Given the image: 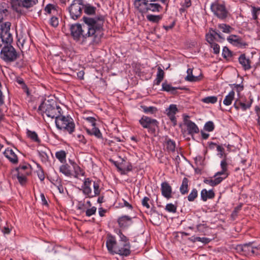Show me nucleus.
Listing matches in <instances>:
<instances>
[{
    "label": "nucleus",
    "mask_w": 260,
    "mask_h": 260,
    "mask_svg": "<svg viewBox=\"0 0 260 260\" xmlns=\"http://www.w3.org/2000/svg\"><path fill=\"white\" fill-rule=\"evenodd\" d=\"M82 20L86 25L87 31L86 32L80 23L68 24L73 39L82 45L88 44L89 46H94L99 45L104 36L105 17L102 15L94 17L83 16Z\"/></svg>",
    "instance_id": "f257e3e1"
},
{
    "label": "nucleus",
    "mask_w": 260,
    "mask_h": 260,
    "mask_svg": "<svg viewBox=\"0 0 260 260\" xmlns=\"http://www.w3.org/2000/svg\"><path fill=\"white\" fill-rule=\"evenodd\" d=\"M11 26V23L8 22L2 28L1 39L4 45L0 52V57L7 63L16 61L20 56V53L11 45L13 37L10 32Z\"/></svg>",
    "instance_id": "f03ea898"
},
{
    "label": "nucleus",
    "mask_w": 260,
    "mask_h": 260,
    "mask_svg": "<svg viewBox=\"0 0 260 260\" xmlns=\"http://www.w3.org/2000/svg\"><path fill=\"white\" fill-rule=\"evenodd\" d=\"M38 111L42 114L45 113L48 117L55 118V120L62 114L61 108L57 105L56 102L54 100L42 99Z\"/></svg>",
    "instance_id": "7ed1b4c3"
},
{
    "label": "nucleus",
    "mask_w": 260,
    "mask_h": 260,
    "mask_svg": "<svg viewBox=\"0 0 260 260\" xmlns=\"http://www.w3.org/2000/svg\"><path fill=\"white\" fill-rule=\"evenodd\" d=\"M55 125L58 129L67 132L72 134L75 129V124L73 118L70 116H64L61 114L55 120Z\"/></svg>",
    "instance_id": "20e7f679"
},
{
    "label": "nucleus",
    "mask_w": 260,
    "mask_h": 260,
    "mask_svg": "<svg viewBox=\"0 0 260 260\" xmlns=\"http://www.w3.org/2000/svg\"><path fill=\"white\" fill-rule=\"evenodd\" d=\"M117 234L119 236V246H117L116 248V254H118L120 256L127 257L131 253V244L128 238L122 233L120 230H118Z\"/></svg>",
    "instance_id": "39448f33"
},
{
    "label": "nucleus",
    "mask_w": 260,
    "mask_h": 260,
    "mask_svg": "<svg viewBox=\"0 0 260 260\" xmlns=\"http://www.w3.org/2000/svg\"><path fill=\"white\" fill-rule=\"evenodd\" d=\"M210 9L214 15L221 20H225L230 15V12L226 8L224 2L220 3L219 1H215L210 6Z\"/></svg>",
    "instance_id": "423d86ee"
},
{
    "label": "nucleus",
    "mask_w": 260,
    "mask_h": 260,
    "mask_svg": "<svg viewBox=\"0 0 260 260\" xmlns=\"http://www.w3.org/2000/svg\"><path fill=\"white\" fill-rule=\"evenodd\" d=\"M37 3H38V0H10L12 9L18 13L19 16L25 14L24 11L21 9V7L29 9L33 7Z\"/></svg>",
    "instance_id": "0eeeda50"
},
{
    "label": "nucleus",
    "mask_w": 260,
    "mask_h": 260,
    "mask_svg": "<svg viewBox=\"0 0 260 260\" xmlns=\"http://www.w3.org/2000/svg\"><path fill=\"white\" fill-rule=\"evenodd\" d=\"M139 122L143 128L147 129L148 132L154 136L155 135L156 129L159 128L158 121L147 116L143 115Z\"/></svg>",
    "instance_id": "6e6552de"
},
{
    "label": "nucleus",
    "mask_w": 260,
    "mask_h": 260,
    "mask_svg": "<svg viewBox=\"0 0 260 260\" xmlns=\"http://www.w3.org/2000/svg\"><path fill=\"white\" fill-rule=\"evenodd\" d=\"M83 6L84 0H73L67 8L71 19L76 20L81 17Z\"/></svg>",
    "instance_id": "1a4fd4ad"
},
{
    "label": "nucleus",
    "mask_w": 260,
    "mask_h": 260,
    "mask_svg": "<svg viewBox=\"0 0 260 260\" xmlns=\"http://www.w3.org/2000/svg\"><path fill=\"white\" fill-rule=\"evenodd\" d=\"M137 7L139 12L142 14L146 13L149 11L153 12H160L162 9V7L160 4L153 3H148L147 5L139 4Z\"/></svg>",
    "instance_id": "9d476101"
},
{
    "label": "nucleus",
    "mask_w": 260,
    "mask_h": 260,
    "mask_svg": "<svg viewBox=\"0 0 260 260\" xmlns=\"http://www.w3.org/2000/svg\"><path fill=\"white\" fill-rule=\"evenodd\" d=\"M117 246H119V244L117 243L115 237L111 234H108L106 241V246L109 252L112 254H116V248Z\"/></svg>",
    "instance_id": "9b49d317"
},
{
    "label": "nucleus",
    "mask_w": 260,
    "mask_h": 260,
    "mask_svg": "<svg viewBox=\"0 0 260 260\" xmlns=\"http://www.w3.org/2000/svg\"><path fill=\"white\" fill-rule=\"evenodd\" d=\"M178 112L177 106L174 104H171L169 107L166 110V113L169 117L170 120L173 123L174 126L177 125V119L175 117V114Z\"/></svg>",
    "instance_id": "f8f14e48"
},
{
    "label": "nucleus",
    "mask_w": 260,
    "mask_h": 260,
    "mask_svg": "<svg viewBox=\"0 0 260 260\" xmlns=\"http://www.w3.org/2000/svg\"><path fill=\"white\" fill-rule=\"evenodd\" d=\"M184 124L186 126L188 134L193 138L194 134L199 133L200 130L197 124L190 120L184 119Z\"/></svg>",
    "instance_id": "ddd939ff"
},
{
    "label": "nucleus",
    "mask_w": 260,
    "mask_h": 260,
    "mask_svg": "<svg viewBox=\"0 0 260 260\" xmlns=\"http://www.w3.org/2000/svg\"><path fill=\"white\" fill-rule=\"evenodd\" d=\"M14 171L17 174H24L28 176L31 173V166L27 162H24L23 164H20L18 167L14 169Z\"/></svg>",
    "instance_id": "4468645a"
},
{
    "label": "nucleus",
    "mask_w": 260,
    "mask_h": 260,
    "mask_svg": "<svg viewBox=\"0 0 260 260\" xmlns=\"http://www.w3.org/2000/svg\"><path fill=\"white\" fill-rule=\"evenodd\" d=\"M91 180L89 178H85L82 186V192L89 198H93V194H91V188L90 185Z\"/></svg>",
    "instance_id": "2eb2a0df"
},
{
    "label": "nucleus",
    "mask_w": 260,
    "mask_h": 260,
    "mask_svg": "<svg viewBox=\"0 0 260 260\" xmlns=\"http://www.w3.org/2000/svg\"><path fill=\"white\" fill-rule=\"evenodd\" d=\"M161 191L162 195L169 199L172 197V189L169 183L166 181L161 184Z\"/></svg>",
    "instance_id": "dca6fc26"
},
{
    "label": "nucleus",
    "mask_w": 260,
    "mask_h": 260,
    "mask_svg": "<svg viewBox=\"0 0 260 260\" xmlns=\"http://www.w3.org/2000/svg\"><path fill=\"white\" fill-rule=\"evenodd\" d=\"M238 61L245 71L249 70L251 68V61L246 57L245 54H241L238 58Z\"/></svg>",
    "instance_id": "f3484780"
},
{
    "label": "nucleus",
    "mask_w": 260,
    "mask_h": 260,
    "mask_svg": "<svg viewBox=\"0 0 260 260\" xmlns=\"http://www.w3.org/2000/svg\"><path fill=\"white\" fill-rule=\"evenodd\" d=\"M117 222L119 227L121 229H126L132 224V218L127 215L119 217Z\"/></svg>",
    "instance_id": "a211bd4d"
},
{
    "label": "nucleus",
    "mask_w": 260,
    "mask_h": 260,
    "mask_svg": "<svg viewBox=\"0 0 260 260\" xmlns=\"http://www.w3.org/2000/svg\"><path fill=\"white\" fill-rule=\"evenodd\" d=\"M186 88L185 87H174L171 86V84H168L167 81H166L165 82L162 83V90L167 91V92H170L171 94L176 95L178 93V91H177V89H180V90H184Z\"/></svg>",
    "instance_id": "6ab92c4d"
},
{
    "label": "nucleus",
    "mask_w": 260,
    "mask_h": 260,
    "mask_svg": "<svg viewBox=\"0 0 260 260\" xmlns=\"http://www.w3.org/2000/svg\"><path fill=\"white\" fill-rule=\"evenodd\" d=\"M4 154L11 163L17 164L18 162V157L12 149H6L4 151Z\"/></svg>",
    "instance_id": "aec40b11"
},
{
    "label": "nucleus",
    "mask_w": 260,
    "mask_h": 260,
    "mask_svg": "<svg viewBox=\"0 0 260 260\" xmlns=\"http://www.w3.org/2000/svg\"><path fill=\"white\" fill-rule=\"evenodd\" d=\"M215 193L212 189H210L207 191L206 189L202 190L201 192V199L205 202L208 199H212L215 197Z\"/></svg>",
    "instance_id": "412c9836"
},
{
    "label": "nucleus",
    "mask_w": 260,
    "mask_h": 260,
    "mask_svg": "<svg viewBox=\"0 0 260 260\" xmlns=\"http://www.w3.org/2000/svg\"><path fill=\"white\" fill-rule=\"evenodd\" d=\"M187 75L185 77V80L189 82H197L201 80L202 75L201 74L199 76H195L192 75V69L189 68L187 70Z\"/></svg>",
    "instance_id": "4be33fe9"
},
{
    "label": "nucleus",
    "mask_w": 260,
    "mask_h": 260,
    "mask_svg": "<svg viewBox=\"0 0 260 260\" xmlns=\"http://www.w3.org/2000/svg\"><path fill=\"white\" fill-rule=\"evenodd\" d=\"M253 242H249L243 244L244 255H251L254 251L253 250Z\"/></svg>",
    "instance_id": "5701e85b"
},
{
    "label": "nucleus",
    "mask_w": 260,
    "mask_h": 260,
    "mask_svg": "<svg viewBox=\"0 0 260 260\" xmlns=\"http://www.w3.org/2000/svg\"><path fill=\"white\" fill-rule=\"evenodd\" d=\"M223 181V178L221 177H216L214 179L205 178L204 180V182L211 186H215L220 184Z\"/></svg>",
    "instance_id": "b1692460"
},
{
    "label": "nucleus",
    "mask_w": 260,
    "mask_h": 260,
    "mask_svg": "<svg viewBox=\"0 0 260 260\" xmlns=\"http://www.w3.org/2000/svg\"><path fill=\"white\" fill-rule=\"evenodd\" d=\"M83 9H84V13L87 15H93L95 14L96 8L89 4H84Z\"/></svg>",
    "instance_id": "393cba45"
},
{
    "label": "nucleus",
    "mask_w": 260,
    "mask_h": 260,
    "mask_svg": "<svg viewBox=\"0 0 260 260\" xmlns=\"http://www.w3.org/2000/svg\"><path fill=\"white\" fill-rule=\"evenodd\" d=\"M188 183H189V180L186 178H183L182 182V184L181 185V186L180 187V193L182 195L186 194L188 192Z\"/></svg>",
    "instance_id": "a878e982"
},
{
    "label": "nucleus",
    "mask_w": 260,
    "mask_h": 260,
    "mask_svg": "<svg viewBox=\"0 0 260 260\" xmlns=\"http://www.w3.org/2000/svg\"><path fill=\"white\" fill-rule=\"evenodd\" d=\"M166 149L168 152H174L176 149V143L170 138L166 139Z\"/></svg>",
    "instance_id": "bb28decb"
},
{
    "label": "nucleus",
    "mask_w": 260,
    "mask_h": 260,
    "mask_svg": "<svg viewBox=\"0 0 260 260\" xmlns=\"http://www.w3.org/2000/svg\"><path fill=\"white\" fill-rule=\"evenodd\" d=\"M164 76L165 72L164 70L160 67H159L157 68L156 78L154 81V84L157 85H159L160 82L164 79Z\"/></svg>",
    "instance_id": "cd10ccee"
},
{
    "label": "nucleus",
    "mask_w": 260,
    "mask_h": 260,
    "mask_svg": "<svg viewBox=\"0 0 260 260\" xmlns=\"http://www.w3.org/2000/svg\"><path fill=\"white\" fill-rule=\"evenodd\" d=\"M140 107L143 111L147 114H155L158 111L157 108L154 106L147 107L145 105H141Z\"/></svg>",
    "instance_id": "c85d7f7f"
},
{
    "label": "nucleus",
    "mask_w": 260,
    "mask_h": 260,
    "mask_svg": "<svg viewBox=\"0 0 260 260\" xmlns=\"http://www.w3.org/2000/svg\"><path fill=\"white\" fill-rule=\"evenodd\" d=\"M26 135L27 137L33 142H36L37 143H41V140L39 139L37 134L35 131L27 129Z\"/></svg>",
    "instance_id": "c756f323"
},
{
    "label": "nucleus",
    "mask_w": 260,
    "mask_h": 260,
    "mask_svg": "<svg viewBox=\"0 0 260 260\" xmlns=\"http://www.w3.org/2000/svg\"><path fill=\"white\" fill-rule=\"evenodd\" d=\"M59 171L67 177H71L72 176L70 166L67 164L61 165L59 168Z\"/></svg>",
    "instance_id": "7c9ffc66"
},
{
    "label": "nucleus",
    "mask_w": 260,
    "mask_h": 260,
    "mask_svg": "<svg viewBox=\"0 0 260 260\" xmlns=\"http://www.w3.org/2000/svg\"><path fill=\"white\" fill-rule=\"evenodd\" d=\"M73 168L74 170L75 175L74 177L76 178H78V176L80 175L84 176L85 175V172L82 169L80 166L77 164H73Z\"/></svg>",
    "instance_id": "2f4dec72"
},
{
    "label": "nucleus",
    "mask_w": 260,
    "mask_h": 260,
    "mask_svg": "<svg viewBox=\"0 0 260 260\" xmlns=\"http://www.w3.org/2000/svg\"><path fill=\"white\" fill-rule=\"evenodd\" d=\"M188 240L193 243H194L197 241H199L205 244L209 243L211 241V240L210 239L206 237L201 238L199 237L195 236H192L191 237L189 238Z\"/></svg>",
    "instance_id": "473e14b6"
},
{
    "label": "nucleus",
    "mask_w": 260,
    "mask_h": 260,
    "mask_svg": "<svg viewBox=\"0 0 260 260\" xmlns=\"http://www.w3.org/2000/svg\"><path fill=\"white\" fill-rule=\"evenodd\" d=\"M234 96H235L234 91V90L231 91L229 92V94L225 96L224 100H223V104H224L226 106L230 105L232 104V101L234 99Z\"/></svg>",
    "instance_id": "72a5a7b5"
},
{
    "label": "nucleus",
    "mask_w": 260,
    "mask_h": 260,
    "mask_svg": "<svg viewBox=\"0 0 260 260\" xmlns=\"http://www.w3.org/2000/svg\"><path fill=\"white\" fill-rule=\"evenodd\" d=\"M147 19L151 22L157 23L162 18V15H154L152 14H149L146 16Z\"/></svg>",
    "instance_id": "f704fd0d"
},
{
    "label": "nucleus",
    "mask_w": 260,
    "mask_h": 260,
    "mask_svg": "<svg viewBox=\"0 0 260 260\" xmlns=\"http://www.w3.org/2000/svg\"><path fill=\"white\" fill-rule=\"evenodd\" d=\"M67 153L64 150H60L55 153L56 157L61 163H64L66 161Z\"/></svg>",
    "instance_id": "c9c22d12"
},
{
    "label": "nucleus",
    "mask_w": 260,
    "mask_h": 260,
    "mask_svg": "<svg viewBox=\"0 0 260 260\" xmlns=\"http://www.w3.org/2000/svg\"><path fill=\"white\" fill-rule=\"evenodd\" d=\"M218 27L219 29H221L222 32L227 34L231 33L234 30V28L232 27L230 25L225 23L218 24Z\"/></svg>",
    "instance_id": "e433bc0d"
},
{
    "label": "nucleus",
    "mask_w": 260,
    "mask_h": 260,
    "mask_svg": "<svg viewBox=\"0 0 260 260\" xmlns=\"http://www.w3.org/2000/svg\"><path fill=\"white\" fill-rule=\"evenodd\" d=\"M259 8H256L255 7H252V19L255 20L256 23L257 25H258V18L259 17Z\"/></svg>",
    "instance_id": "4c0bfd02"
},
{
    "label": "nucleus",
    "mask_w": 260,
    "mask_h": 260,
    "mask_svg": "<svg viewBox=\"0 0 260 260\" xmlns=\"http://www.w3.org/2000/svg\"><path fill=\"white\" fill-rule=\"evenodd\" d=\"M222 55L224 59H228L233 56V52L226 46H224L222 49Z\"/></svg>",
    "instance_id": "58836bf2"
},
{
    "label": "nucleus",
    "mask_w": 260,
    "mask_h": 260,
    "mask_svg": "<svg viewBox=\"0 0 260 260\" xmlns=\"http://www.w3.org/2000/svg\"><path fill=\"white\" fill-rule=\"evenodd\" d=\"M16 176L18 179L19 183L22 185L23 186L26 184L27 179V175H24V174H22V175L19 174H16Z\"/></svg>",
    "instance_id": "ea45409f"
},
{
    "label": "nucleus",
    "mask_w": 260,
    "mask_h": 260,
    "mask_svg": "<svg viewBox=\"0 0 260 260\" xmlns=\"http://www.w3.org/2000/svg\"><path fill=\"white\" fill-rule=\"evenodd\" d=\"M202 101L205 103L215 104L217 102V98L215 96H207L202 99Z\"/></svg>",
    "instance_id": "a19ab883"
},
{
    "label": "nucleus",
    "mask_w": 260,
    "mask_h": 260,
    "mask_svg": "<svg viewBox=\"0 0 260 260\" xmlns=\"http://www.w3.org/2000/svg\"><path fill=\"white\" fill-rule=\"evenodd\" d=\"M198 190L196 188H193L187 197V200L189 202H193L198 197Z\"/></svg>",
    "instance_id": "79ce46f5"
},
{
    "label": "nucleus",
    "mask_w": 260,
    "mask_h": 260,
    "mask_svg": "<svg viewBox=\"0 0 260 260\" xmlns=\"http://www.w3.org/2000/svg\"><path fill=\"white\" fill-rule=\"evenodd\" d=\"M230 175V172H228L225 171H223V170H222L220 171L217 172L215 173V174L214 176V177H221L223 178V180L226 178L229 175Z\"/></svg>",
    "instance_id": "37998d69"
},
{
    "label": "nucleus",
    "mask_w": 260,
    "mask_h": 260,
    "mask_svg": "<svg viewBox=\"0 0 260 260\" xmlns=\"http://www.w3.org/2000/svg\"><path fill=\"white\" fill-rule=\"evenodd\" d=\"M93 187L94 189V194H93V197L100 196L101 189L100 188L99 182L98 181H94Z\"/></svg>",
    "instance_id": "c03bdc74"
},
{
    "label": "nucleus",
    "mask_w": 260,
    "mask_h": 260,
    "mask_svg": "<svg viewBox=\"0 0 260 260\" xmlns=\"http://www.w3.org/2000/svg\"><path fill=\"white\" fill-rule=\"evenodd\" d=\"M204 128L207 132H212L215 128L214 124L212 121H209L205 124Z\"/></svg>",
    "instance_id": "a18cd8bd"
},
{
    "label": "nucleus",
    "mask_w": 260,
    "mask_h": 260,
    "mask_svg": "<svg viewBox=\"0 0 260 260\" xmlns=\"http://www.w3.org/2000/svg\"><path fill=\"white\" fill-rule=\"evenodd\" d=\"M235 41V44L234 45L238 47H245L246 46H248V44L244 41H243L241 38L239 37L238 36V38L236 39V41Z\"/></svg>",
    "instance_id": "49530a36"
},
{
    "label": "nucleus",
    "mask_w": 260,
    "mask_h": 260,
    "mask_svg": "<svg viewBox=\"0 0 260 260\" xmlns=\"http://www.w3.org/2000/svg\"><path fill=\"white\" fill-rule=\"evenodd\" d=\"M37 167L39 168L38 170L37 171L38 176L40 180L41 181H43L45 179L44 172L43 170V168L40 165L38 164Z\"/></svg>",
    "instance_id": "de8ad7c7"
},
{
    "label": "nucleus",
    "mask_w": 260,
    "mask_h": 260,
    "mask_svg": "<svg viewBox=\"0 0 260 260\" xmlns=\"http://www.w3.org/2000/svg\"><path fill=\"white\" fill-rule=\"evenodd\" d=\"M110 161L112 162L115 166L117 168L118 170L120 172H121V174L122 175H125L126 174V173L125 171V170L122 169L120 166L122 165V162L120 163L117 162V161H114L112 159H110Z\"/></svg>",
    "instance_id": "09e8293b"
},
{
    "label": "nucleus",
    "mask_w": 260,
    "mask_h": 260,
    "mask_svg": "<svg viewBox=\"0 0 260 260\" xmlns=\"http://www.w3.org/2000/svg\"><path fill=\"white\" fill-rule=\"evenodd\" d=\"M8 10L3 6H0V23L2 22L4 18L8 15Z\"/></svg>",
    "instance_id": "8fccbe9b"
},
{
    "label": "nucleus",
    "mask_w": 260,
    "mask_h": 260,
    "mask_svg": "<svg viewBox=\"0 0 260 260\" xmlns=\"http://www.w3.org/2000/svg\"><path fill=\"white\" fill-rule=\"evenodd\" d=\"M160 1L159 0H135L134 5L136 7L139 6V4L147 5L148 3Z\"/></svg>",
    "instance_id": "3c124183"
},
{
    "label": "nucleus",
    "mask_w": 260,
    "mask_h": 260,
    "mask_svg": "<svg viewBox=\"0 0 260 260\" xmlns=\"http://www.w3.org/2000/svg\"><path fill=\"white\" fill-rule=\"evenodd\" d=\"M58 188L59 192L61 193H63L64 189L63 186L61 184V180L60 178H57L55 180V183L52 182Z\"/></svg>",
    "instance_id": "603ef678"
},
{
    "label": "nucleus",
    "mask_w": 260,
    "mask_h": 260,
    "mask_svg": "<svg viewBox=\"0 0 260 260\" xmlns=\"http://www.w3.org/2000/svg\"><path fill=\"white\" fill-rule=\"evenodd\" d=\"M165 210L169 212L174 213L177 211V206L172 203L167 204Z\"/></svg>",
    "instance_id": "864d4df0"
},
{
    "label": "nucleus",
    "mask_w": 260,
    "mask_h": 260,
    "mask_svg": "<svg viewBox=\"0 0 260 260\" xmlns=\"http://www.w3.org/2000/svg\"><path fill=\"white\" fill-rule=\"evenodd\" d=\"M92 135H94L95 137H96L98 139H102V134L101 133L100 129L99 128L96 127V126H92Z\"/></svg>",
    "instance_id": "5fc2aeb1"
},
{
    "label": "nucleus",
    "mask_w": 260,
    "mask_h": 260,
    "mask_svg": "<svg viewBox=\"0 0 260 260\" xmlns=\"http://www.w3.org/2000/svg\"><path fill=\"white\" fill-rule=\"evenodd\" d=\"M220 167L222 170L223 171H225L228 172H229L228 169V163L226 161V155H224V158L220 162Z\"/></svg>",
    "instance_id": "6e6d98bb"
},
{
    "label": "nucleus",
    "mask_w": 260,
    "mask_h": 260,
    "mask_svg": "<svg viewBox=\"0 0 260 260\" xmlns=\"http://www.w3.org/2000/svg\"><path fill=\"white\" fill-rule=\"evenodd\" d=\"M39 155L42 162H46L48 160L49 157L45 152L43 151H39Z\"/></svg>",
    "instance_id": "4d7b16f0"
},
{
    "label": "nucleus",
    "mask_w": 260,
    "mask_h": 260,
    "mask_svg": "<svg viewBox=\"0 0 260 260\" xmlns=\"http://www.w3.org/2000/svg\"><path fill=\"white\" fill-rule=\"evenodd\" d=\"M58 19L57 17L52 16L50 20V24L54 27H56L58 25Z\"/></svg>",
    "instance_id": "13d9d810"
},
{
    "label": "nucleus",
    "mask_w": 260,
    "mask_h": 260,
    "mask_svg": "<svg viewBox=\"0 0 260 260\" xmlns=\"http://www.w3.org/2000/svg\"><path fill=\"white\" fill-rule=\"evenodd\" d=\"M206 41L210 44L211 43H214V41L216 39L215 36L213 35L212 34L208 33L206 35Z\"/></svg>",
    "instance_id": "bf43d9fd"
},
{
    "label": "nucleus",
    "mask_w": 260,
    "mask_h": 260,
    "mask_svg": "<svg viewBox=\"0 0 260 260\" xmlns=\"http://www.w3.org/2000/svg\"><path fill=\"white\" fill-rule=\"evenodd\" d=\"M210 46L211 48L213 49V53L215 54H219L220 51V46L219 45L216 43H213L210 44Z\"/></svg>",
    "instance_id": "052dcab7"
},
{
    "label": "nucleus",
    "mask_w": 260,
    "mask_h": 260,
    "mask_svg": "<svg viewBox=\"0 0 260 260\" xmlns=\"http://www.w3.org/2000/svg\"><path fill=\"white\" fill-rule=\"evenodd\" d=\"M96 211V208L94 206L92 207L91 208L88 209L86 211V215L87 216H90L95 214Z\"/></svg>",
    "instance_id": "680f3d73"
},
{
    "label": "nucleus",
    "mask_w": 260,
    "mask_h": 260,
    "mask_svg": "<svg viewBox=\"0 0 260 260\" xmlns=\"http://www.w3.org/2000/svg\"><path fill=\"white\" fill-rule=\"evenodd\" d=\"M150 199L147 197H145L142 201V205L143 207H146L147 209H149L150 206L149 204Z\"/></svg>",
    "instance_id": "e2e57ef3"
},
{
    "label": "nucleus",
    "mask_w": 260,
    "mask_h": 260,
    "mask_svg": "<svg viewBox=\"0 0 260 260\" xmlns=\"http://www.w3.org/2000/svg\"><path fill=\"white\" fill-rule=\"evenodd\" d=\"M238 104L240 105V108H241L243 111H246L250 107V104L244 103L239 100Z\"/></svg>",
    "instance_id": "0e129e2a"
},
{
    "label": "nucleus",
    "mask_w": 260,
    "mask_h": 260,
    "mask_svg": "<svg viewBox=\"0 0 260 260\" xmlns=\"http://www.w3.org/2000/svg\"><path fill=\"white\" fill-rule=\"evenodd\" d=\"M52 10L56 11L54 6L52 4H48L45 8V11L48 14H51Z\"/></svg>",
    "instance_id": "69168bd1"
},
{
    "label": "nucleus",
    "mask_w": 260,
    "mask_h": 260,
    "mask_svg": "<svg viewBox=\"0 0 260 260\" xmlns=\"http://www.w3.org/2000/svg\"><path fill=\"white\" fill-rule=\"evenodd\" d=\"M217 150L219 152V153L218 154V155H220V157H221V158L223 157V158L224 157V155H226L224 153V149L221 146L217 145Z\"/></svg>",
    "instance_id": "338daca9"
},
{
    "label": "nucleus",
    "mask_w": 260,
    "mask_h": 260,
    "mask_svg": "<svg viewBox=\"0 0 260 260\" xmlns=\"http://www.w3.org/2000/svg\"><path fill=\"white\" fill-rule=\"evenodd\" d=\"M84 119L88 122H90L92 126H96V119L95 118L93 117H85Z\"/></svg>",
    "instance_id": "774afa93"
}]
</instances>
